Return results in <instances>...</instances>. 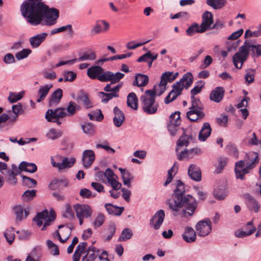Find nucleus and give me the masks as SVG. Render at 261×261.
Segmentation results:
<instances>
[{
  "label": "nucleus",
  "instance_id": "obj_53",
  "mask_svg": "<svg viewBox=\"0 0 261 261\" xmlns=\"http://www.w3.org/2000/svg\"><path fill=\"white\" fill-rule=\"evenodd\" d=\"M36 190H27L25 191L22 195L23 200L29 201L32 200L36 196Z\"/></svg>",
  "mask_w": 261,
  "mask_h": 261
},
{
  "label": "nucleus",
  "instance_id": "obj_33",
  "mask_svg": "<svg viewBox=\"0 0 261 261\" xmlns=\"http://www.w3.org/2000/svg\"><path fill=\"white\" fill-rule=\"evenodd\" d=\"M75 100L78 102H82L86 109H89L92 107V105L89 100L87 94L83 93L78 95L76 98Z\"/></svg>",
  "mask_w": 261,
  "mask_h": 261
},
{
  "label": "nucleus",
  "instance_id": "obj_41",
  "mask_svg": "<svg viewBox=\"0 0 261 261\" xmlns=\"http://www.w3.org/2000/svg\"><path fill=\"white\" fill-rule=\"evenodd\" d=\"M133 235L132 230L129 228H125L123 229L119 238V241H126L130 239Z\"/></svg>",
  "mask_w": 261,
  "mask_h": 261
},
{
  "label": "nucleus",
  "instance_id": "obj_48",
  "mask_svg": "<svg viewBox=\"0 0 261 261\" xmlns=\"http://www.w3.org/2000/svg\"><path fill=\"white\" fill-rule=\"evenodd\" d=\"M175 163H174L173 166L168 171V177L164 183V186H167L169 184H170L172 179L173 178L174 175L177 170V167L175 166Z\"/></svg>",
  "mask_w": 261,
  "mask_h": 261
},
{
  "label": "nucleus",
  "instance_id": "obj_43",
  "mask_svg": "<svg viewBox=\"0 0 261 261\" xmlns=\"http://www.w3.org/2000/svg\"><path fill=\"white\" fill-rule=\"evenodd\" d=\"M4 235L9 244H11L15 239L14 229L13 227H11L7 229L4 233Z\"/></svg>",
  "mask_w": 261,
  "mask_h": 261
},
{
  "label": "nucleus",
  "instance_id": "obj_26",
  "mask_svg": "<svg viewBox=\"0 0 261 261\" xmlns=\"http://www.w3.org/2000/svg\"><path fill=\"white\" fill-rule=\"evenodd\" d=\"M127 105L134 110L138 109V99L134 92L129 93L127 96Z\"/></svg>",
  "mask_w": 261,
  "mask_h": 261
},
{
  "label": "nucleus",
  "instance_id": "obj_62",
  "mask_svg": "<svg viewBox=\"0 0 261 261\" xmlns=\"http://www.w3.org/2000/svg\"><path fill=\"white\" fill-rule=\"evenodd\" d=\"M105 221V217L102 214H99L93 222L94 227L97 228L101 226Z\"/></svg>",
  "mask_w": 261,
  "mask_h": 261
},
{
  "label": "nucleus",
  "instance_id": "obj_40",
  "mask_svg": "<svg viewBox=\"0 0 261 261\" xmlns=\"http://www.w3.org/2000/svg\"><path fill=\"white\" fill-rule=\"evenodd\" d=\"M88 116L91 120L101 121L103 119V115L100 109L92 111L90 113H89Z\"/></svg>",
  "mask_w": 261,
  "mask_h": 261
},
{
  "label": "nucleus",
  "instance_id": "obj_37",
  "mask_svg": "<svg viewBox=\"0 0 261 261\" xmlns=\"http://www.w3.org/2000/svg\"><path fill=\"white\" fill-rule=\"evenodd\" d=\"M98 95L101 98V101L105 103H107L110 99L113 97H118L119 94L116 93H105L104 92H99Z\"/></svg>",
  "mask_w": 261,
  "mask_h": 261
},
{
  "label": "nucleus",
  "instance_id": "obj_56",
  "mask_svg": "<svg viewBox=\"0 0 261 261\" xmlns=\"http://www.w3.org/2000/svg\"><path fill=\"white\" fill-rule=\"evenodd\" d=\"M99 253V250H97V253L87 252L86 254L83 256L82 261H94L98 257Z\"/></svg>",
  "mask_w": 261,
  "mask_h": 261
},
{
  "label": "nucleus",
  "instance_id": "obj_19",
  "mask_svg": "<svg viewBox=\"0 0 261 261\" xmlns=\"http://www.w3.org/2000/svg\"><path fill=\"white\" fill-rule=\"evenodd\" d=\"M102 24L104 25V31H107L109 29V24L104 20H97L94 26L90 31L92 36L100 33L102 32Z\"/></svg>",
  "mask_w": 261,
  "mask_h": 261
},
{
  "label": "nucleus",
  "instance_id": "obj_28",
  "mask_svg": "<svg viewBox=\"0 0 261 261\" xmlns=\"http://www.w3.org/2000/svg\"><path fill=\"white\" fill-rule=\"evenodd\" d=\"M187 118L191 121L195 122L203 119L205 115L203 112H196L194 110H189L186 113Z\"/></svg>",
  "mask_w": 261,
  "mask_h": 261
},
{
  "label": "nucleus",
  "instance_id": "obj_25",
  "mask_svg": "<svg viewBox=\"0 0 261 261\" xmlns=\"http://www.w3.org/2000/svg\"><path fill=\"white\" fill-rule=\"evenodd\" d=\"M103 69L99 66H93L89 68L87 70V75L92 80L97 79L101 74Z\"/></svg>",
  "mask_w": 261,
  "mask_h": 261
},
{
  "label": "nucleus",
  "instance_id": "obj_3",
  "mask_svg": "<svg viewBox=\"0 0 261 261\" xmlns=\"http://www.w3.org/2000/svg\"><path fill=\"white\" fill-rule=\"evenodd\" d=\"M259 162L258 154L255 152L246 153L243 160H240L235 163L234 171L237 179L244 180L245 175L250 172Z\"/></svg>",
  "mask_w": 261,
  "mask_h": 261
},
{
  "label": "nucleus",
  "instance_id": "obj_20",
  "mask_svg": "<svg viewBox=\"0 0 261 261\" xmlns=\"http://www.w3.org/2000/svg\"><path fill=\"white\" fill-rule=\"evenodd\" d=\"M188 175L191 179L199 181L201 179V173L199 168L196 165H191L188 171Z\"/></svg>",
  "mask_w": 261,
  "mask_h": 261
},
{
  "label": "nucleus",
  "instance_id": "obj_55",
  "mask_svg": "<svg viewBox=\"0 0 261 261\" xmlns=\"http://www.w3.org/2000/svg\"><path fill=\"white\" fill-rule=\"evenodd\" d=\"M21 177L24 185L27 186L28 188H34L36 187L37 185L36 180L24 175H22Z\"/></svg>",
  "mask_w": 261,
  "mask_h": 261
},
{
  "label": "nucleus",
  "instance_id": "obj_57",
  "mask_svg": "<svg viewBox=\"0 0 261 261\" xmlns=\"http://www.w3.org/2000/svg\"><path fill=\"white\" fill-rule=\"evenodd\" d=\"M227 161L228 159L226 158L221 157L219 159V163L215 170V172L217 173H220L223 170L224 167L226 165Z\"/></svg>",
  "mask_w": 261,
  "mask_h": 261
},
{
  "label": "nucleus",
  "instance_id": "obj_61",
  "mask_svg": "<svg viewBox=\"0 0 261 261\" xmlns=\"http://www.w3.org/2000/svg\"><path fill=\"white\" fill-rule=\"evenodd\" d=\"M255 71L252 69L247 70L246 74L245 75L246 82L248 84L252 83L254 81Z\"/></svg>",
  "mask_w": 261,
  "mask_h": 261
},
{
  "label": "nucleus",
  "instance_id": "obj_23",
  "mask_svg": "<svg viewBox=\"0 0 261 261\" xmlns=\"http://www.w3.org/2000/svg\"><path fill=\"white\" fill-rule=\"evenodd\" d=\"M105 207L109 214L118 216L121 215L124 209V207L117 206L111 203L105 204Z\"/></svg>",
  "mask_w": 261,
  "mask_h": 261
},
{
  "label": "nucleus",
  "instance_id": "obj_14",
  "mask_svg": "<svg viewBox=\"0 0 261 261\" xmlns=\"http://www.w3.org/2000/svg\"><path fill=\"white\" fill-rule=\"evenodd\" d=\"M62 96V90L60 88L57 89L50 94L49 97L48 106L51 108L57 106L60 103Z\"/></svg>",
  "mask_w": 261,
  "mask_h": 261
},
{
  "label": "nucleus",
  "instance_id": "obj_38",
  "mask_svg": "<svg viewBox=\"0 0 261 261\" xmlns=\"http://www.w3.org/2000/svg\"><path fill=\"white\" fill-rule=\"evenodd\" d=\"M173 81V80H172V72H165L163 73L161 76L160 85L166 86L168 82L170 83Z\"/></svg>",
  "mask_w": 261,
  "mask_h": 261
},
{
  "label": "nucleus",
  "instance_id": "obj_9",
  "mask_svg": "<svg viewBox=\"0 0 261 261\" xmlns=\"http://www.w3.org/2000/svg\"><path fill=\"white\" fill-rule=\"evenodd\" d=\"M77 217L90 218L93 211L92 208L88 204H76L73 206Z\"/></svg>",
  "mask_w": 261,
  "mask_h": 261
},
{
  "label": "nucleus",
  "instance_id": "obj_30",
  "mask_svg": "<svg viewBox=\"0 0 261 261\" xmlns=\"http://www.w3.org/2000/svg\"><path fill=\"white\" fill-rule=\"evenodd\" d=\"M20 169L21 171H24L33 173L37 171V167L34 163L23 161L20 163Z\"/></svg>",
  "mask_w": 261,
  "mask_h": 261
},
{
  "label": "nucleus",
  "instance_id": "obj_51",
  "mask_svg": "<svg viewBox=\"0 0 261 261\" xmlns=\"http://www.w3.org/2000/svg\"><path fill=\"white\" fill-rule=\"evenodd\" d=\"M46 245L53 255H57L59 254L58 247L53 241L49 240H47Z\"/></svg>",
  "mask_w": 261,
  "mask_h": 261
},
{
  "label": "nucleus",
  "instance_id": "obj_10",
  "mask_svg": "<svg viewBox=\"0 0 261 261\" xmlns=\"http://www.w3.org/2000/svg\"><path fill=\"white\" fill-rule=\"evenodd\" d=\"M165 217L164 211L160 210L150 220V225H152L155 230L159 229L164 222Z\"/></svg>",
  "mask_w": 261,
  "mask_h": 261
},
{
  "label": "nucleus",
  "instance_id": "obj_16",
  "mask_svg": "<svg viewBox=\"0 0 261 261\" xmlns=\"http://www.w3.org/2000/svg\"><path fill=\"white\" fill-rule=\"evenodd\" d=\"M224 93L223 87H217L210 93V99L215 102H220L223 98Z\"/></svg>",
  "mask_w": 261,
  "mask_h": 261
},
{
  "label": "nucleus",
  "instance_id": "obj_36",
  "mask_svg": "<svg viewBox=\"0 0 261 261\" xmlns=\"http://www.w3.org/2000/svg\"><path fill=\"white\" fill-rule=\"evenodd\" d=\"M2 174L4 175L6 181L9 184L15 185L17 183L16 175L13 174V172H11L10 169H8L6 171H2Z\"/></svg>",
  "mask_w": 261,
  "mask_h": 261
},
{
  "label": "nucleus",
  "instance_id": "obj_54",
  "mask_svg": "<svg viewBox=\"0 0 261 261\" xmlns=\"http://www.w3.org/2000/svg\"><path fill=\"white\" fill-rule=\"evenodd\" d=\"M121 176L123 184L126 185L128 187H130V180L133 179L134 177L132 174L128 171H127L125 173H123Z\"/></svg>",
  "mask_w": 261,
  "mask_h": 261
},
{
  "label": "nucleus",
  "instance_id": "obj_5",
  "mask_svg": "<svg viewBox=\"0 0 261 261\" xmlns=\"http://www.w3.org/2000/svg\"><path fill=\"white\" fill-rule=\"evenodd\" d=\"M156 93L154 90H147L140 97L143 110L148 114L156 112L159 105L155 103Z\"/></svg>",
  "mask_w": 261,
  "mask_h": 261
},
{
  "label": "nucleus",
  "instance_id": "obj_46",
  "mask_svg": "<svg viewBox=\"0 0 261 261\" xmlns=\"http://www.w3.org/2000/svg\"><path fill=\"white\" fill-rule=\"evenodd\" d=\"M32 52V50L30 48H23L16 54L15 57L17 60L19 61L27 58Z\"/></svg>",
  "mask_w": 261,
  "mask_h": 261
},
{
  "label": "nucleus",
  "instance_id": "obj_50",
  "mask_svg": "<svg viewBox=\"0 0 261 261\" xmlns=\"http://www.w3.org/2000/svg\"><path fill=\"white\" fill-rule=\"evenodd\" d=\"M214 197L218 200H223L226 196L227 193L223 188L216 189L214 191Z\"/></svg>",
  "mask_w": 261,
  "mask_h": 261
},
{
  "label": "nucleus",
  "instance_id": "obj_39",
  "mask_svg": "<svg viewBox=\"0 0 261 261\" xmlns=\"http://www.w3.org/2000/svg\"><path fill=\"white\" fill-rule=\"evenodd\" d=\"M81 127L83 132L89 136H93L95 133V127L90 122L82 124Z\"/></svg>",
  "mask_w": 261,
  "mask_h": 261
},
{
  "label": "nucleus",
  "instance_id": "obj_45",
  "mask_svg": "<svg viewBox=\"0 0 261 261\" xmlns=\"http://www.w3.org/2000/svg\"><path fill=\"white\" fill-rule=\"evenodd\" d=\"M58 228H63V229L61 230V233L62 236L65 237L64 240H65L66 242L68 240L71 235L72 227L68 226L67 225H60L58 226Z\"/></svg>",
  "mask_w": 261,
  "mask_h": 261
},
{
  "label": "nucleus",
  "instance_id": "obj_64",
  "mask_svg": "<svg viewBox=\"0 0 261 261\" xmlns=\"http://www.w3.org/2000/svg\"><path fill=\"white\" fill-rule=\"evenodd\" d=\"M63 76L65 81L72 82L76 77V73L71 71H66L63 73Z\"/></svg>",
  "mask_w": 261,
  "mask_h": 261
},
{
  "label": "nucleus",
  "instance_id": "obj_59",
  "mask_svg": "<svg viewBox=\"0 0 261 261\" xmlns=\"http://www.w3.org/2000/svg\"><path fill=\"white\" fill-rule=\"evenodd\" d=\"M180 112L176 111L170 116V122L175 125H179L180 123Z\"/></svg>",
  "mask_w": 261,
  "mask_h": 261
},
{
  "label": "nucleus",
  "instance_id": "obj_18",
  "mask_svg": "<svg viewBox=\"0 0 261 261\" xmlns=\"http://www.w3.org/2000/svg\"><path fill=\"white\" fill-rule=\"evenodd\" d=\"M113 113L114 114L113 117L114 124L116 127H119L121 126L125 120L124 114L117 107L114 108Z\"/></svg>",
  "mask_w": 261,
  "mask_h": 261
},
{
  "label": "nucleus",
  "instance_id": "obj_27",
  "mask_svg": "<svg viewBox=\"0 0 261 261\" xmlns=\"http://www.w3.org/2000/svg\"><path fill=\"white\" fill-rule=\"evenodd\" d=\"M53 87V85H45L41 86L38 90V98L36 100L37 102L43 101L49 93L50 89Z\"/></svg>",
  "mask_w": 261,
  "mask_h": 261
},
{
  "label": "nucleus",
  "instance_id": "obj_13",
  "mask_svg": "<svg viewBox=\"0 0 261 261\" xmlns=\"http://www.w3.org/2000/svg\"><path fill=\"white\" fill-rule=\"evenodd\" d=\"M95 158V153L92 150H84L82 154V163L84 167L85 168H89L93 164Z\"/></svg>",
  "mask_w": 261,
  "mask_h": 261
},
{
  "label": "nucleus",
  "instance_id": "obj_47",
  "mask_svg": "<svg viewBox=\"0 0 261 261\" xmlns=\"http://www.w3.org/2000/svg\"><path fill=\"white\" fill-rule=\"evenodd\" d=\"M256 229L255 227L252 226L248 231L238 230L235 231V236L239 238H244L253 234L255 231Z\"/></svg>",
  "mask_w": 261,
  "mask_h": 261
},
{
  "label": "nucleus",
  "instance_id": "obj_32",
  "mask_svg": "<svg viewBox=\"0 0 261 261\" xmlns=\"http://www.w3.org/2000/svg\"><path fill=\"white\" fill-rule=\"evenodd\" d=\"M191 106L189 108L190 110H194L196 112H203L204 106L199 100L196 97H191Z\"/></svg>",
  "mask_w": 261,
  "mask_h": 261
},
{
  "label": "nucleus",
  "instance_id": "obj_17",
  "mask_svg": "<svg viewBox=\"0 0 261 261\" xmlns=\"http://www.w3.org/2000/svg\"><path fill=\"white\" fill-rule=\"evenodd\" d=\"M212 132V128L208 122H204L200 131L198 135V139L201 142H204L211 135Z\"/></svg>",
  "mask_w": 261,
  "mask_h": 261
},
{
  "label": "nucleus",
  "instance_id": "obj_21",
  "mask_svg": "<svg viewBox=\"0 0 261 261\" xmlns=\"http://www.w3.org/2000/svg\"><path fill=\"white\" fill-rule=\"evenodd\" d=\"M183 240L187 243H193L196 241V234L191 227H186L185 232L182 234Z\"/></svg>",
  "mask_w": 261,
  "mask_h": 261
},
{
  "label": "nucleus",
  "instance_id": "obj_31",
  "mask_svg": "<svg viewBox=\"0 0 261 261\" xmlns=\"http://www.w3.org/2000/svg\"><path fill=\"white\" fill-rule=\"evenodd\" d=\"M206 4L215 10L222 9L226 4V0H206Z\"/></svg>",
  "mask_w": 261,
  "mask_h": 261
},
{
  "label": "nucleus",
  "instance_id": "obj_15",
  "mask_svg": "<svg viewBox=\"0 0 261 261\" xmlns=\"http://www.w3.org/2000/svg\"><path fill=\"white\" fill-rule=\"evenodd\" d=\"M213 15L208 11H205L202 14V22L201 23V32L208 30L213 23Z\"/></svg>",
  "mask_w": 261,
  "mask_h": 261
},
{
  "label": "nucleus",
  "instance_id": "obj_49",
  "mask_svg": "<svg viewBox=\"0 0 261 261\" xmlns=\"http://www.w3.org/2000/svg\"><path fill=\"white\" fill-rule=\"evenodd\" d=\"M197 83L198 84V85L195 86L190 91L191 95V97H195V95L201 92L204 85V82L202 81H199L197 82Z\"/></svg>",
  "mask_w": 261,
  "mask_h": 261
},
{
  "label": "nucleus",
  "instance_id": "obj_35",
  "mask_svg": "<svg viewBox=\"0 0 261 261\" xmlns=\"http://www.w3.org/2000/svg\"><path fill=\"white\" fill-rule=\"evenodd\" d=\"M13 211L16 215V219L17 221H20L23 218V212L25 214V218L29 215V212L27 211H24L23 207L21 205H16L13 207Z\"/></svg>",
  "mask_w": 261,
  "mask_h": 261
},
{
  "label": "nucleus",
  "instance_id": "obj_34",
  "mask_svg": "<svg viewBox=\"0 0 261 261\" xmlns=\"http://www.w3.org/2000/svg\"><path fill=\"white\" fill-rule=\"evenodd\" d=\"M48 216V212L46 209H45L41 212L37 213L33 221L36 222L37 226L40 227L43 224L42 220H46Z\"/></svg>",
  "mask_w": 261,
  "mask_h": 261
},
{
  "label": "nucleus",
  "instance_id": "obj_22",
  "mask_svg": "<svg viewBox=\"0 0 261 261\" xmlns=\"http://www.w3.org/2000/svg\"><path fill=\"white\" fill-rule=\"evenodd\" d=\"M148 82L149 77L147 75L137 73L135 75L133 85L138 87H142L147 85Z\"/></svg>",
  "mask_w": 261,
  "mask_h": 261
},
{
  "label": "nucleus",
  "instance_id": "obj_8",
  "mask_svg": "<svg viewBox=\"0 0 261 261\" xmlns=\"http://www.w3.org/2000/svg\"><path fill=\"white\" fill-rule=\"evenodd\" d=\"M212 222L209 218L199 221L195 226L197 234L200 237L207 236L212 231Z\"/></svg>",
  "mask_w": 261,
  "mask_h": 261
},
{
  "label": "nucleus",
  "instance_id": "obj_7",
  "mask_svg": "<svg viewBox=\"0 0 261 261\" xmlns=\"http://www.w3.org/2000/svg\"><path fill=\"white\" fill-rule=\"evenodd\" d=\"M124 76V74L119 72L114 73L110 71H105L103 70L98 77V80L102 82L110 81L111 84H115L123 79Z\"/></svg>",
  "mask_w": 261,
  "mask_h": 261
},
{
  "label": "nucleus",
  "instance_id": "obj_60",
  "mask_svg": "<svg viewBox=\"0 0 261 261\" xmlns=\"http://www.w3.org/2000/svg\"><path fill=\"white\" fill-rule=\"evenodd\" d=\"M63 217L69 219H72L74 218V214L72 211L71 206L69 204L65 205V211L63 213Z\"/></svg>",
  "mask_w": 261,
  "mask_h": 261
},
{
  "label": "nucleus",
  "instance_id": "obj_2",
  "mask_svg": "<svg viewBox=\"0 0 261 261\" xmlns=\"http://www.w3.org/2000/svg\"><path fill=\"white\" fill-rule=\"evenodd\" d=\"M167 204L172 211V214L176 216L181 208L182 215L185 217H191L195 214L198 203L192 195L186 194L184 184L180 180L177 181L176 189L171 197L168 199Z\"/></svg>",
  "mask_w": 261,
  "mask_h": 261
},
{
  "label": "nucleus",
  "instance_id": "obj_24",
  "mask_svg": "<svg viewBox=\"0 0 261 261\" xmlns=\"http://www.w3.org/2000/svg\"><path fill=\"white\" fill-rule=\"evenodd\" d=\"M80 56L76 59H74V62L85 61H93L96 59V55L94 51L89 50L81 54Z\"/></svg>",
  "mask_w": 261,
  "mask_h": 261
},
{
  "label": "nucleus",
  "instance_id": "obj_1",
  "mask_svg": "<svg viewBox=\"0 0 261 261\" xmlns=\"http://www.w3.org/2000/svg\"><path fill=\"white\" fill-rule=\"evenodd\" d=\"M21 15L33 25H37L44 20L43 24L51 26L57 23L59 11L56 8H49L41 0H26L20 7Z\"/></svg>",
  "mask_w": 261,
  "mask_h": 261
},
{
  "label": "nucleus",
  "instance_id": "obj_29",
  "mask_svg": "<svg viewBox=\"0 0 261 261\" xmlns=\"http://www.w3.org/2000/svg\"><path fill=\"white\" fill-rule=\"evenodd\" d=\"M194 77L191 72L185 73L182 77L179 80V82L184 85V88L188 89L193 84Z\"/></svg>",
  "mask_w": 261,
  "mask_h": 261
},
{
  "label": "nucleus",
  "instance_id": "obj_63",
  "mask_svg": "<svg viewBox=\"0 0 261 261\" xmlns=\"http://www.w3.org/2000/svg\"><path fill=\"white\" fill-rule=\"evenodd\" d=\"M184 88V85H182L179 81L173 84L172 85V90L170 91V94H173L175 92L177 94H181L182 90Z\"/></svg>",
  "mask_w": 261,
  "mask_h": 261
},
{
  "label": "nucleus",
  "instance_id": "obj_11",
  "mask_svg": "<svg viewBox=\"0 0 261 261\" xmlns=\"http://www.w3.org/2000/svg\"><path fill=\"white\" fill-rule=\"evenodd\" d=\"M244 197L246 200V204L250 211L257 213L260 208V205L256 199L250 194L245 193Z\"/></svg>",
  "mask_w": 261,
  "mask_h": 261
},
{
  "label": "nucleus",
  "instance_id": "obj_6",
  "mask_svg": "<svg viewBox=\"0 0 261 261\" xmlns=\"http://www.w3.org/2000/svg\"><path fill=\"white\" fill-rule=\"evenodd\" d=\"M249 46H250V43L247 41H245L244 45L239 48V51L233 56V63L237 68L241 69L244 62L247 59L249 52L250 51Z\"/></svg>",
  "mask_w": 261,
  "mask_h": 261
},
{
  "label": "nucleus",
  "instance_id": "obj_12",
  "mask_svg": "<svg viewBox=\"0 0 261 261\" xmlns=\"http://www.w3.org/2000/svg\"><path fill=\"white\" fill-rule=\"evenodd\" d=\"M48 36L47 33H42L38 34L34 36L30 37L29 39L31 46L33 48H36L43 42Z\"/></svg>",
  "mask_w": 261,
  "mask_h": 261
},
{
  "label": "nucleus",
  "instance_id": "obj_44",
  "mask_svg": "<svg viewBox=\"0 0 261 261\" xmlns=\"http://www.w3.org/2000/svg\"><path fill=\"white\" fill-rule=\"evenodd\" d=\"M75 159L74 158H68L67 157L64 158L61 164V170L69 168L72 167L75 162Z\"/></svg>",
  "mask_w": 261,
  "mask_h": 261
},
{
  "label": "nucleus",
  "instance_id": "obj_52",
  "mask_svg": "<svg viewBox=\"0 0 261 261\" xmlns=\"http://www.w3.org/2000/svg\"><path fill=\"white\" fill-rule=\"evenodd\" d=\"M201 32V27L197 23H194L188 28L186 33L188 36H192L195 33H203Z\"/></svg>",
  "mask_w": 261,
  "mask_h": 261
},
{
  "label": "nucleus",
  "instance_id": "obj_42",
  "mask_svg": "<svg viewBox=\"0 0 261 261\" xmlns=\"http://www.w3.org/2000/svg\"><path fill=\"white\" fill-rule=\"evenodd\" d=\"M63 185L64 187H67L68 185V180L65 178L63 179H55L50 184L49 187L53 189H55L57 187H59Z\"/></svg>",
  "mask_w": 261,
  "mask_h": 261
},
{
  "label": "nucleus",
  "instance_id": "obj_58",
  "mask_svg": "<svg viewBox=\"0 0 261 261\" xmlns=\"http://www.w3.org/2000/svg\"><path fill=\"white\" fill-rule=\"evenodd\" d=\"M46 136L49 139L56 140L62 136V133L60 131H57L55 129L51 128L49 129Z\"/></svg>",
  "mask_w": 261,
  "mask_h": 261
},
{
  "label": "nucleus",
  "instance_id": "obj_4",
  "mask_svg": "<svg viewBox=\"0 0 261 261\" xmlns=\"http://www.w3.org/2000/svg\"><path fill=\"white\" fill-rule=\"evenodd\" d=\"M81 109L79 105L73 101H70L66 108L68 114L65 112L66 109L64 108H58L54 110L48 109L46 112L45 118L48 122H55L60 125L62 123L61 119L67 115H73Z\"/></svg>",
  "mask_w": 261,
  "mask_h": 261
}]
</instances>
